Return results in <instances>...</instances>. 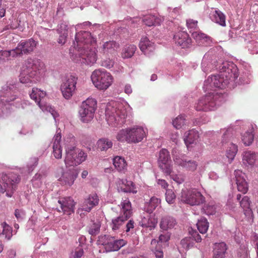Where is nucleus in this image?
<instances>
[{
  "label": "nucleus",
  "instance_id": "nucleus-1",
  "mask_svg": "<svg viewBox=\"0 0 258 258\" xmlns=\"http://www.w3.org/2000/svg\"><path fill=\"white\" fill-rule=\"evenodd\" d=\"M217 69L219 74L211 75L204 82L203 89L205 92H209L196 104L197 111L214 110L223 100L222 94L217 92L216 89H224L226 87L233 88L236 86L235 80L239 74L237 67L233 62L224 61Z\"/></svg>",
  "mask_w": 258,
  "mask_h": 258
},
{
  "label": "nucleus",
  "instance_id": "nucleus-2",
  "mask_svg": "<svg viewBox=\"0 0 258 258\" xmlns=\"http://www.w3.org/2000/svg\"><path fill=\"white\" fill-rule=\"evenodd\" d=\"M75 50L70 53L72 58L76 63L92 65L97 59L96 39L88 31H80L76 34L73 42Z\"/></svg>",
  "mask_w": 258,
  "mask_h": 258
},
{
  "label": "nucleus",
  "instance_id": "nucleus-3",
  "mask_svg": "<svg viewBox=\"0 0 258 258\" xmlns=\"http://www.w3.org/2000/svg\"><path fill=\"white\" fill-rule=\"evenodd\" d=\"M132 115V108L126 103L110 101L105 109L106 120L109 125L113 127L121 126L130 121Z\"/></svg>",
  "mask_w": 258,
  "mask_h": 258
},
{
  "label": "nucleus",
  "instance_id": "nucleus-4",
  "mask_svg": "<svg viewBox=\"0 0 258 258\" xmlns=\"http://www.w3.org/2000/svg\"><path fill=\"white\" fill-rule=\"evenodd\" d=\"M46 72L44 64L36 58H29L21 69L19 80L21 83L28 84L39 81Z\"/></svg>",
  "mask_w": 258,
  "mask_h": 258
},
{
  "label": "nucleus",
  "instance_id": "nucleus-5",
  "mask_svg": "<svg viewBox=\"0 0 258 258\" xmlns=\"http://www.w3.org/2000/svg\"><path fill=\"white\" fill-rule=\"evenodd\" d=\"M18 84L15 81H9L4 85L1 90V96L3 98L0 100V117L7 114L10 102L16 100L17 96L16 94L18 90Z\"/></svg>",
  "mask_w": 258,
  "mask_h": 258
},
{
  "label": "nucleus",
  "instance_id": "nucleus-6",
  "mask_svg": "<svg viewBox=\"0 0 258 258\" xmlns=\"http://www.w3.org/2000/svg\"><path fill=\"white\" fill-rule=\"evenodd\" d=\"M21 180L20 175L14 172L0 174V194L7 198L13 197Z\"/></svg>",
  "mask_w": 258,
  "mask_h": 258
},
{
  "label": "nucleus",
  "instance_id": "nucleus-7",
  "mask_svg": "<svg viewBox=\"0 0 258 258\" xmlns=\"http://www.w3.org/2000/svg\"><path fill=\"white\" fill-rule=\"evenodd\" d=\"M147 131V129L142 126L134 125L119 131L116 135V139L121 142L138 143L146 136Z\"/></svg>",
  "mask_w": 258,
  "mask_h": 258
},
{
  "label": "nucleus",
  "instance_id": "nucleus-8",
  "mask_svg": "<svg viewBox=\"0 0 258 258\" xmlns=\"http://www.w3.org/2000/svg\"><path fill=\"white\" fill-rule=\"evenodd\" d=\"M113 77L104 69L95 70L91 75V80L94 86L99 90H105L111 86Z\"/></svg>",
  "mask_w": 258,
  "mask_h": 258
},
{
  "label": "nucleus",
  "instance_id": "nucleus-9",
  "mask_svg": "<svg viewBox=\"0 0 258 258\" xmlns=\"http://www.w3.org/2000/svg\"><path fill=\"white\" fill-rule=\"evenodd\" d=\"M120 208L121 214L123 215L113 218L110 224V227L113 231L120 229L132 214L131 203L127 199L121 203Z\"/></svg>",
  "mask_w": 258,
  "mask_h": 258
},
{
  "label": "nucleus",
  "instance_id": "nucleus-10",
  "mask_svg": "<svg viewBox=\"0 0 258 258\" xmlns=\"http://www.w3.org/2000/svg\"><path fill=\"white\" fill-rule=\"evenodd\" d=\"M96 108L97 101L95 99L88 98L84 101L79 110V115L81 121L87 123L91 121L94 118Z\"/></svg>",
  "mask_w": 258,
  "mask_h": 258
},
{
  "label": "nucleus",
  "instance_id": "nucleus-11",
  "mask_svg": "<svg viewBox=\"0 0 258 258\" xmlns=\"http://www.w3.org/2000/svg\"><path fill=\"white\" fill-rule=\"evenodd\" d=\"M64 162L66 166L77 165L85 161L87 155L74 146H68L66 150Z\"/></svg>",
  "mask_w": 258,
  "mask_h": 258
},
{
  "label": "nucleus",
  "instance_id": "nucleus-12",
  "mask_svg": "<svg viewBox=\"0 0 258 258\" xmlns=\"http://www.w3.org/2000/svg\"><path fill=\"white\" fill-rule=\"evenodd\" d=\"M221 144L223 147H228L226 150V157L228 159V162L231 163L234 160L238 151L237 146L231 142L233 136V130L231 128L223 129Z\"/></svg>",
  "mask_w": 258,
  "mask_h": 258
},
{
  "label": "nucleus",
  "instance_id": "nucleus-13",
  "mask_svg": "<svg viewBox=\"0 0 258 258\" xmlns=\"http://www.w3.org/2000/svg\"><path fill=\"white\" fill-rule=\"evenodd\" d=\"M180 200L191 206H198L205 202V198L196 188L182 189L180 196Z\"/></svg>",
  "mask_w": 258,
  "mask_h": 258
},
{
  "label": "nucleus",
  "instance_id": "nucleus-14",
  "mask_svg": "<svg viewBox=\"0 0 258 258\" xmlns=\"http://www.w3.org/2000/svg\"><path fill=\"white\" fill-rule=\"evenodd\" d=\"M31 99L34 100L43 111L49 112L56 121V118L58 116L56 111L49 104L43 103L42 99L45 96V92L38 88H33L29 94Z\"/></svg>",
  "mask_w": 258,
  "mask_h": 258
},
{
  "label": "nucleus",
  "instance_id": "nucleus-15",
  "mask_svg": "<svg viewBox=\"0 0 258 258\" xmlns=\"http://www.w3.org/2000/svg\"><path fill=\"white\" fill-rule=\"evenodd\" d=\"M99 243L103 245L107 252L117 251L125 244L123 239H116L109 235H101L99 237Z\"/></svg>",
  "mask_w": 258,
  "mask_h": 258
},
{
  "label": "nucleus",
  "instance_id": "nucleus-16",
  "mask_svg": "<svg viewBox=\"0 0 258 258\" xmlns=\"http://www.w3.org/2000/svg\"><path fill=\"white\" fill-rule=\"evenodd\" d=\"M78 175V172L74 167L64 170L62 168L57 169L56 177L61 183L64 185L72 186Z\"/></svg>",
  "mask_w": 258,
  "mask_h": 258
},
{
  "label": "nucleus",
  "instance_id": "nucleus-17",
  "mask_svg": "<svg viewBox=\"0 0 258 258\" xmlns=\"http://www.w3.org/2000/svg\"><path fill=\"white\" fill-rule=\"evenodd\" d=\"M78 78L74 76H68L62 80L60 90L63 97L66 99H70L76 89Z\"/></svg>",
  "mask_w": 258,
  "mask_h": 258
},
{
  "label": "nucleus",
  "instance_id": "nucleus-18",
  "mask_svg": "<svg viewBox=\"0 0 258 258\" xmlns=\"http://www.w3.org/2000/svg\"><path fill=\"white\" fill-rule=\"evenodd\" d=\"M37 43V41L32 38L21 40L15 48L17 57L30 54L36 48Z\"/></svg>",
  "mask_w": 258,
  "mask_h": 258
},
{
  "label": "nucleus",
  "instance_id": "nucleus-19",
  "mask_svg": "<svg viewBox=\"0 0 258 258\" xmlns=\"http://www.w3.org/2000/svg\"><path fill=\"white\" fill-rule=\"evenodd\" d=\"M216 53L214 49H211L204 56L201 63L202 71L206 74L211 72L216 68Z\"/></svg>",
  "mask_w": 258,
  "mask_h": 258
},
{
  "label": "nucleus",
  "instance_id": "nucleus-20",
  "mask_svg": "<svg viewBox=\"0 0 258 258\" xmlns=\"http://www.w3.org/2000/svg\"><path fill=\"white\" fill-rule=\"evenodd\" d=\"M159 166L166 174H170L172 171V165L169 153L167 150L162 149L159 152L158 158Z\"/></svg>",
  "mask_w": 258,
  "mask_h": 258
},
{
  "label": "nucleus",
  "instance_id": "nucleus-21",
  "mask_svg": "<svg viewBox=\"0 0 258 258\" xmlns=\"http://www.w3.org/2000/svg\"><path fill=\"white\" fill-rule=\"evenodd\" d=\"M173 41L182 48H187L191 45V39L184 31L179 30L173 36Z\"/></svg>",
  "mask_w": 258,
  "mask_h": 258
},
{
  "label": "nucleus",
  "instance_id": "nucleus-22",
  "mask_svg": "<svg viewBox=\"0 0 258 258\" xmlns=\"http://www.w3.org/2000/svg\"><path fill=\"white\" fill-rule=\"evenodd\" d=\"M57 202L64 214L71 215L74 213L76 203L71 197L59 198Z\"/></svg>",
  "mask_w": 258,
  "mask_h": 258
},
{
  "label": "nucleus",
  "instance_id": "nucleus-23",
  "mask_svg": "<svg viewBox=\"0 0 258 258\" xmlns=\"http://www.w3.org/2000/svg\"><path fill=\"white\" fill-rule=\"evenodd\" d=\"M173 160L176 164L181 166L188 171H195L198 166V164L196 161L188 160L183 156H176L174 157Z\"/></svg>",
  "mask_w": 258,
  "mask_h": 258
},
{
  "label": "nucleus",
  "instance_id": "nucleus-24",
  "mask_svg": "<svg viewBox=\"0 0 258 258\" xmlns=\"http://www.w3.org/2000/svg\"><path fill=\"white\" fill-rule=\"evenodd\" d=\"M234 176L238 190L245 194L248 190V186L245 174L240 170H236L234 171Z\"/></svg>",
  "mask_w": 258,
  "mask_h": 258
},
{
  "label": "nucleus",
  "instance_id": "nucleus-25",
  "mask_svg": "<svg viewBox=\"0 0 258 258\" xmlns=\"http://www.w3.org/2000/svg\"><path fill=\"white\" fill-rule=\"evenodd\" d=\"M99 198L96 194H90L88 197L85 199L81 205V209L82 211L89 212L91 209L98 204Z\"/></svg>",
  "mask_w": 258,
  "mask_h": 258
},
{
  "label": "nucleus",
  "instance_id": "nucleus-26",
  "mask_svg": "<svg viewBox=\"0 0 258 258\" xmlns=\"http://www.w3.org/2000/svg\"><path fill=\"white\" fill-rule=\"evenodd\" d=\"M118 47L119 45L114 41H106L100 48L99 51L104 55H109L113 54Z\"/></svg>",
  "mask_w": 258,
  "mask_h": 258
},
{
  "label": "nucleus",
  "instance_id": "nucleus-27",
  "mask_svg": "<svg viewBox=\"0 0 258 258\" xmlns=\"http://www.w3.org/2000/svg\"><path fill=\"white\" fill-rule=\"evenodd\" d=\"M61 138L60 133H57L53 138V154L56 159H60L62 157V149L60 144Z\"/></svg>",
  "mask_w": 258,
  "mask_h": 258
},
{
  "label": "nucleus",
  "instance_id": "nucleus-28",
  "mask_svg": "<svg viewBox=\"0 0 258 258\" xmlns=\"http://www.w3.org/2000/svg\"><path fill=\"white\" fill-rule=\"evenodd\" d=\"M141 50L146 55H149L155 49L154 43L149 41L147 37H142L139 43Z\"/></svg>",
  "mask_w": 258,
  "mask_h": 258
},
{
  "label": "nucleus",
  "instance_id": "nucleus-29",
  "mask_svg": "<svg viewBox=\"0 0 258 258\" xmlns=\"http://www.w3.org/2000/svg\"><path fill=\"white\" fill-rule=\"evenodd\" d=\"M256 127L255 125L248 124V130L241 135L242 141L245 146H249L252 143L254 138L253 132L254 130V127Z\"/></svg>",
  "mask_w": 258,
  "mask_h": 258
},
{
  "label": "nucleus",
  "instance_id": "nucleus-30",
  "mask_svg": "<svg viewBox=\"0 0 258 258\" xmlns=\"http://www.w3.org/2000/svg\"><path fill=\"white\" fill-rule=\"evenodd\" d=\"M258 161V155L255 153L248 151L244 152L242 156L243 163L246 166H253Z\"/></svg>",
  "mask_w": 258,
  "mask_h": 258
},
{
  "label": "nucleus",
  "instance_id": "nucleus-31",
  "mask_svg": "<svg viewBox=\"0 0 258 258\" xmlns=\"http://www.w3.org/2000/svg\"><path fill=\"white\" fill-rule=\"evenodd\" d=\"M199 134L195 129H192L185 132L184 135V142L188 147V145L194 144L199 138Z\"/></svg>",
  "mask_w": 258,
  "mask_h": 258
},
{
  "label": "nucleus",
  "instance_id": "nucleus-32",
  "mask_svg": "<svg viewBox=\"0 0 258 258\" xmlns=\"http://www.w3.org/2000/svg\"><path fill=\"white\" fill-rule=\"evenodd\" d=\"M210 18L212 21L222 26L226 25L225 16L220 11L215 10L210 13Z\"/></svg>",
  "mask_w": 258,
  "mask_h": 258
},
{
  "label": "nucleus",
  "instance_id": "nucleus-33",
  "mask_svg": "<svg viewBox=\"0 0 258 258\" xmlns=\"http://www.w3.org/2000/svg\"><path fill=\"white\" fill-rule=\"evenodd\" d=\"M176 224V222L174 218L166 216L161 219L160 227L163 230H167L169 229L173 228Z\"/></svg>",
  "mask_w": 258,
  "mask_h": 258
},
{
  "label": "nucleus",
  "instance_id": "nucleus-34",
  "mask_svg": "<svg viewBox=\"0 0 258 258\" xmlns=\"http://www.w3.org/2000/svg\"><path fill=\"white\" fill-rule=\"evenodd\" d=\"M227 246L225 243L222 242L216 243L213 258H224Z\"/></svg>",
  "mask_w": 258,
  "mask_h": 258
},
{
  "label": "nucleus",
  "instance_id": "nucleus-35",
  "mask_svg": "<svg viewBox=\"0 0 258 258\" xmlns=\"http://www.w3.org/2000/svg\"><path fill=\"white\" fill-rule=\"evenodd\" d=\"M191 35L200 45L209 44L211 41L209 36L199 31H194Z\"/></svg>",
  "mask_w": 258,
  "mask_h": 258
},
{
  "label": "nucleus",
  "instance_id": "nucleus-36",
  "mask_svg": "<svg viewBox=\"0 0 258 258\" xmlns=\"http://www.w3.org/2000/svg\"><path fill=\"white\" fill-rule=\"evenodd\" d=\"M161 200L156 197H153L150 199L149 203L145 205V209L148 213H152L158 206L160 207Z\"/></svg>",
  "mask_w": 258,
  "mask_h": 258
},
{
  "label": "nucleus",
  "instance_id": "nucleus-37",
  "mask_svg": "<svg viewBox=\"0 0 258 258\" xmlns=\"http://www.w3.org/2000/svg\"><path fill=\"white\" fill-rule=\"evenodd\" d=\"M142 21L148 26H157L160 25L161 19L159 18L155 17L153 15H148L144 17Z\"/></svg>",
  "mask_w": 258,
  "mask_h": 258
},
{
  "label": "nucleus",
  "instance_id": "nucleus-38",
  "mask_svg": "<svg viewBox=\"0 0 258 258\" xmlns=\"http://www.w3.org/2000/svg\"><path fill=\"white\" fill-rule=\"evenodd\" d=\"M113 164L118 171L124 172L126 169V162L122 157H115L113 159Z\"/></svg>",
  "mask_w": 258,
  "mask_h": 258
},
{
  "label": "nucleus",
  "instance_id": "nucleus-39",
  "mask_svg": "<svg viewBox=\"0 0 258 258\" xmlns=\"http://www.w3.org/2000/svg\"><path fill=\"white\" fill-rule=\"evenodd\" d=\"M142 227L149 228L150 230L154 228L157 223V220L151 218L150 216L147 215L144 217L140 222Z\"/></svg>",
  "mask_w": 258,
  "mask_h": 258
},
{
  "label": "nucleus",
  "instance_id": "nucleus-40",
  "mask_svg": "<svg viewBox=\"0 0 258 258\" xmlns=\"http://www.w3.org/2000/svg\"><path fill=\"white\" fill-rule=\"evenodd\" d=\"M113 143L108 138L100 139L97 142L98 148L101 151H106L112 147Z\"/></svg>",
  "mask_w": 258,
  "mask_h": 258
},
{
  "label": "nucleus",
  "instance_id": "nucleus-41",
  "mask_svg": "<svg viewBox=\"0 0 258 258\" xmlns=\"http://www.w3.org/2000/svg\"><path fill=\"white\" fill-rule=\"evenodd\" d=\"M136 49L137 47L134 44L125 45L122 50V57L123 58H131L134 54Z\"/></svg>",
  "mask_w": 258,
  "mask_h": 258
},
{
  "label": "nucleus",
  "instance_id": "nucleus-42",
  "mask_svg": "<svg viewBox=\"0 0 258 258\" xmlns=\"http://www.w3.org/2000/svg\"><path fill=\"white\" fill-rule=\"evenodd\" d=\"M17 57L15 48L10 50L0 51V60L6 61L11 59V57Z\"/></svg>",
  "mask_w": 258,
  "mask_h": 258
},
{
  "label": "nucleus",
  "instance_id": "nucleus-43",
  "mask_svg": "<svg viewBox=\"0 0 258 258\" xmlns=\"http://www.w3.org/2000/svg\"><path fill=\"white\" fill-rule=\"evenodd\" d=\"M198 229L201 233H206L208 229L209 224L205 218H201L197 223Z\"/></svg>",
  "mask_w": 258,
  "mask_h": 258
},
{
  "label": "nucleus",
  "instance_id": "nucleus-44",
  "mask_svg": "<svg viewBox=\"0 0 258 258\" xmlns=\"http://www.w3.org/2000/svg\"><path fill=\"white\" fill-rule=\"evenodd\" d=\"M187 123L188 122L185 119L184 116L182 115L178 116L172 120V124L176 129H180Z\"/></svg>",
  "mask_w": 258,
  "mask_h": 258
},
{
  "label": "nucleus",
  "instance_id": "nucleus-45",
  "mask_svg": "<svg viewBox=\"0 0 258 258\" xmlns=\"http://www.w3.org/2000/svg\"><path fill=\"white\" fill-rule=\"evenodd\" d=\"M170 237V235L168 232L162 234L159 236V240L158 241L155 239H152L151 244L153 246V245H156V243L159 245H161L162 243L167 242L169 240Z\"/></svg>",
  "mask_w": 258,
  "mask_h": 258
},
{
  "label": "nucleus",
  "instance_id": "nucleus-46",
  "mask_svg": "<svg viewBox=\"0 0 258 258\" xmlns=\"http://www.w3.org/2000/svg\"><path fill=\"white\" fill-rule=\"evenodd\" d=\"M1 227L3 228L2 234L5 235L8 240H10L12 236V228L6 222L2 223Z\"/></svg>",
  "mask_w": 258,
  "mask_h": 258
},
{
  "label": "nucleus",
  "instance_id": "nucleus-47",
  "mask_svg": "<svg viewBox=\"0 0 258 258\" xmlns=\"http://www.w3.org/2000/svg\"><path fill=\"white\" fill-rule=\"evenodd\" d=\"M31 103L27 100H22L21 99H18L16 101H13L10 102V105H13L16 106V107L18 108L22 109H26L28 106L31 105Z\"/></svg>",
  "mask_w": 258,
  "mask_h": 258
},
{
  "label": "nucleus",
  "instance_id": "nucleus-48",
  "mask_svg": "<svg viewBox=\"0 0 258 258\" xmlns=\"http://www.w3.org/2000/svg\"><path fill=\"white\" fill-rule=\"evenodd\" d=\"M186 26L189 32L192 34L194 31H198V21L192 19H188L186 20Z\"/></svg>",
  "mask_w": 258,
  "mask_h": 258
},
{
  "label": "nucleus",
  "instance_id": "nucleus-49",
  "mask_svg": "<svg viewBox=\"0 0 258 258\" xmlns=\"http://www.w3.org/2000/svg\"><path fill=\"white\" fill-rule=\"evenodd\" d=\"M204 213L207 215H213L215 214L217 206L213 204L205 205L203 208Z\"/></svg>",
  "mask_w": 258,
  "mask_h": 258
},
{
  "label": "nucleus",
  "instance_id": "nucleus-50",
  "mask_svg": "<svg viewBox=\"0 0 258 258\" xmlns=\"http://www.w3.org/2000/svg\"><path fill=\"white\" fill-rule=\"evenodd\" d=\"M100 228L99 222H94L89 227L88 232L92 235H96L99 232Z\"/></svg>",
  "mask_w": 258,
  "mask_h": 258
},
{
  "label": "nucleus",
  "instance_id": "nucleus-51",
  "mask_svg": "<svg viewBox=\"0 0 258 258\" xmlns=\"http://www.w3.org/2000/svg\"><path fill=\"white\" fill-rule=\"evenodd\" d=\"M56 31L57 34H68V25L66 22L60 23L57 27Z\"/></svg>",
  "mask_w": 258,
  "mask_h": 258
},
{
  "label": "nucleus",
  "instance_id": "nucleus-52",
  "mask_svg": "<svg viewBox=\"0 0 258 258\" xmlns=\"http://www.w3.org/2000/svg\"><path fill=\"white\" fill-rule=\"evenodd\" d=\"M166 201L169 204L174 203L176 196L172 189H167L165 194Z\"/></svg>",
  "mask_w": 258,
  "mask_h": 258
},
{
  "label": "nucleus",
  "instance_id": "nucleus-53",
  "mask_svg": "<svg viewBox=\"0 0 258 258\" xmlns=\"http://www.w3.org/2000/svg\"><path fill=\"white\" fill-rule=\"evenodd\" d=\"M180 244L181 245L182 247L185 249H189L193 246V243L191 241V238L189 237H185L182 239L181 240Z\"/></svg>",
  "mask_w": 258,
  "mask_h": 258
},
{
  "label": "nucleus",
  "instance_id": "nucleus-54",
  "mask_svg": "<svg viewBox=\"0 0 258 258\" xmlns=\"http://www.w3.org/2000/svg\"><path fill=\"white\" fill-rule=\"evenodd\" d=\"M114 63V62L113 59L110 58H106L101 61V65L107 69H110L113 67Z\"/></svg>",
  "mask_w": 258,
  "mask_h": 258
},
{
  "label": "nucleus",
  "instance_id": "nucleus-55",
  "mask_svg": "<svg viewBox=\"0 0 258 258\" xmlns=\"http://www.w3.org/2000/svg\"><path fill=\"white\" fill-rule=\"evenodd\" d=\"M250 201L247 196H244L240 201V206L243 209H249L250 207Z\"/></svg>",
  "mask_w": 258,
  "mask_h": 258
},
{
  "label": "nucleus",
  "instance_id": "nucleus-56",
  "mask_svg": "<svg viewBox=\"0 0 258 258\" xmlns=\"http://www.w3.org/2000/svg\"><path fill=\"white\" fill-rule=\"evenodd\" d=\"M171 177L178 184H181L184 181V176L182 174H172Z\"/></svg>",
  "mask_w": 258,
  "mask_h": 258
},
{
  "label": "nucleus",
  "instance_id": "nucleus-57",
  "mask_svg": "<svg viewBox=\"0 0 258 258\" xmlns=\"http://www.w3.org/2000/svg\"><path fill=\"white\" fill-rule=\"evenodd\" d=\"M58 38L57 39V42L60 45H64L67 40L68 34H58Z\"/></svg>",
  "mask_w": 258,
  "mask_h": 258
},
{
  "label": "nucleus",
  "instance_id": "nucleus-58",
  "mask_svg": "<svg viewBox=\"0 0 258 258\" xmlns=\"http://www.w3.org/2000/svg\"><path fill=\"white\" fill-rule=\"evenodd\" d=\"M126 183L127 184V185L129 186L128 188L125 189L124 191V192H132L133 194H136L137 192V189L135 187V185L134 184L133 182L131 181H126Z\"/></svg>",
  "mask_w": 258,
  "mask_h": 258
},
{
  "label": "nucleus",
  "instance_id": "nucleus-59",
  "mask_svg": "<svg viewBox=\"0 0 258 258\" xmlns=\"http://www.w3.org/2000/svg\"><path fill=\"white\" fill-rule=\"evenodd\" d=\"M189 237L191 238V241L195 240L197 242H200L202 240L201 237L197 231L193 232Z\"/></svg>",
  "mask_w": 258,
  "mask_h": 258
},
{
  "label": "nucleus",
  "instance_id": "nucleus-60",
  "mask_svg": "<svg viewBox=\"0 0 258 258\" xmlns=\"http://www.w3.org/2000/svg\"><path fill=\"white\" fill-rule=\"evenodd\" d=\"M134 227V222L133 220H130L125 225V229L124 230L126 232H128L131 229Z\"/></svg>",
  "mask_w": 258,
  "mask_h": 258
},
{
  "label": "nucleus",
  "instance_id": "nucleus-61",
  "mask_svg": "<svg viewBox=\"0 0 258 258\" xmlns=\"http://www.w3.org/2000/svg\"><path fill=\"white\" fill-rule=\"evenodd\" d=\"M37 159L35 158L33 159V163L32 164L28 165L27 166L28 170L27 172L28 173H30L32 172L34 168L37 166Z\"/></svg>",
  "mask_w": 258,
  "mask_h": 258
},
{
  "label": "nucleus",
  "instance_id": "nucleus-62",
  "mask_svg": "<svg viewBox=\"0 0 258 258\" xmlns=\"http://www.w3.org/2000/svg\"><path fill=\"white\" fill-rule=\"evenodd\" d=\"M15 215L18 220H21L23 219L24 214L22 211L16 209L15 212Z\"/></svg>",
  "mask_w": 258,
  "mask_h": 258
},
{
  "label": "nucleus",
  "instance_id": "nucleus-63",
  "mask_svg": "<svg viewBox=\"0 0 258 258\" xmlns=\"http://www.w3.org/2000/svg\"><path fill=\"white\" fill-rule=\"evenodd\" d=\"M171 140L172 142H174L175 144H177L178 141L179 135L177 132H174L172 133L171 134Z\"/></svg>",
  "mask_w": 258,
  "mask_h": 258
},
{
  "label": "nucleus",
  "instance_id": "nucleus-64",
  "mask_svg": "<svg viewBox=\"0 0 258 258\" xmlns=\"http://www.w3.org/2000/svg\"><path fill=\"white\" fill-rule=\"evenodd\" d=\"M157 183L158 184L161 186V187L163 188H166L168 186V183L164 179H158L157 181Z\"/></svg>",
  "mask_w": 258,
  "mask_h": 258
}]
</instances>
